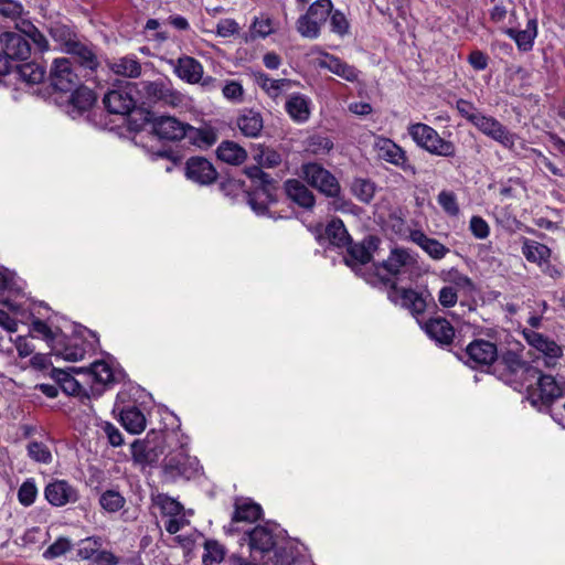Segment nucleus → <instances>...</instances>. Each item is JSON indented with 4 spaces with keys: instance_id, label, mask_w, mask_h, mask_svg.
Returning <instances> with one entry per match:
<instances>
[{
    "instance_id": "4c0bfd02",
    "label": "nucleus",
    "mask_w": 565,
    "mask_h": 565,
    "mask_svg": "<svg viewBox=\"0 0 565 565\" xmlns=\"http://www.w3.org/2000/svg\"><path fill=\"white\" fill-rule=\"evenodd\" d=\"M51 376L58 383L61 388L70 395L84 394L88 397L86 388L75 380L70 373L61 369H52Z\"/></svg>"
},
{
    "instance_id": "1a4fd4ad",
    "label": "nucleus",
    "mask_w": 565,
    "mask_h": 565,
    "mask_svg": "<svg viewBox=\"0 0 565 565\" xmlns=\"http://www.w3.org/2000/svg\"><path fill=\"white\" fill-rule=\"evenodd\" d=\"M522 334L529 345L543 354L545 367L553 369L557 365L563 356V348L559 344L532 329H524Z\"/></svg>"
},
{
    "instance_id": "49530a36",
    "label": "nucleus",
    "mask_w": 565,
    "mask_h": 565,
    "mask_svg": "<svg viewBox=\"0 0 565 565\" xmlns=\"http://www.w3.org/2000/svg\"><path fill=\"white\" fill-rule=\"evenodd\" d=\"M96 100L94 92L85 86L78 85L72 90L71 103L79 111L87 110Z\"/></svg>"
},
{
    "instance_id": "3c124183",
    "label": "nucleus",
    "mask_w": 565,
    "mask_h": 565,
    "mask_svg": "<svg viewBox=\"0 0 565 565\" xmlns=\"http://www.w3.org/2000/svg\"><path fill=\"white\" fill-rule=\"evenodd\" d=\"M437 202L449 216L456 217L460 213L457 195L452 191L443 190L437 195Z\"/></svg>"
},
{
    "instance_id": "412c9836",
    "label": "nucleus",
    "mask_w": 565,
    "mask_h": 565,
    "mask_svg": "<svg viewBox=\"0 0 565 565\" xmlns=\"http://www.w3.org/2000/svg\"><path fill=\"white\" fill-rule=\"evenodd\" d=\"M45 499L54 507H63L78 500L77 490L65 480H55L44 490Z\"/></svg>"
},
{
    "instance_id": "58836bf2",
    "label": "nucleus",
    "mask_w": 565,
    "mask_h": 565,
    "mask_svg": "<svg viewBox=\"0 0 565 565\" xmlns=\"http://www.w3.org/2000/svg\"><path fill=\"white\" fill-rule=\"evenodd\" d=\"M507 34L515 41L520 50L525 52L530 51L536 36V22L534 20H530L526 30L518 31L514 29H508Z\"/></svg>"
},
{
    "instance_id": "2f4dec72",
    "label": "nucleus",
    "mask_w": 565,
    "mask_h": 565,
    "mask_svg": "<svg viewBox=\"0 0 565 565\" xmlns=\"http://www.w3.org/2000/svg\"><path fill=\"white\" fill-rule=\"evenodd\" d=\"M288 198L305 209H311L315 205L312 192L299 180H288L285 183Z\"/></svg>"
},
{
    "instance_id": "0eeeda50",
    "label": "nucleus",
    "mask_w": 565,
    "mask_h": 565,
    "mask_svg": "<svg viewBox=\"0 0 565 565\" xmlns=\"http://www.w3.org/2000/svg\"><path fill=\"white\" fill-rule=\"evenodd\" d=\"M499 366L502 367L501 379L508 383L518 382L519 380H531L536 376L539 369L529 364L518 353L507 351L502 354Z\"/></svg>"
},
{
    "instance_id": "b1692460",
    "label": "nucleus",
    "mask_w": 565,
    "mask_h": 565,
    "mask_svg": "<svg viewBox=\"0 0 565 565\" xmlns=\"http://www.w3.org/2000/svg\"><path fill=\"white\" fill-rule=\"evenodd\" d=\"M428 337L440 345H450L455 338V329L451 323L443 317L428 319L424 324Z\"/></svg>"
},
{
    "instance_id": "338daca9",
    "label": "nucleus",
    "mask_w": 565,
    "mask_h": 565,
    "mask_svg": "<svg viewBox=\"0 0 565 565\" xmlns=\"http://www.w3.org/2000/svg\"><path fill=\"white\" fill-rule=\"evenodd\" d=\"M206 554L203 556V562L205 564L209 563H217L221 562L224 557L223 547L216 542H206L205 543Z\"/></svg>"
},
{
    "instance_id": "5701e85b",
    "label": "nucleus",
    "mask_w": 565,
    "mask_h": 565,
    "mask_svg": "<svg viewBox=\"0 0 565 565\" xmlns=\"http://www.w3.org/2000/svg\"><path fill=\"white\" fill-rule=\"evenodd\" d=\"M103 103L109 113L117 115H128L136 107V102L127 88L109 90Z\"/></svg>"
},
{
    "instance_id": "c756f323",
    "label": "nucleus",
    "mask_w": 565,
    "mask_h": 565,
    "mask_svg": "<svg viewBox=\"0 0 565 565\" xmlns=\"http://www.w3.org/2000/svg\"><path fill=\"white\" fill-rule=\"evenodd\" d=\"M411 239L422 247L433 259H443L449 253L448 247L436 238L428 237L422 231H413L411 233Z\"/></svg>"
},
{
    "instance_id": "bb28decb",
    "label": "nucleus",
    "mask_w": 565,
    "mask_h": 565,
    "mask_svg": "<svg viewBox=\"0 0 565 565\" xmlns=\"http://www.w3.org/2000/svg\"><path fill=\"white\" fill-rule=\"evenodd\" d=\"M236 125L245 137L256 138L264 128V119L259 111L245 108L237 116Z\"/></svg>"
},
{
    "instance_id": "9d476101",
    "label": "nucleus",
    "mask_w": 565,
    "mask_h": 565,
    "mask_svg": "<svg viewBox=\"0 0 565 565\" xmlns=\"http://www.w3.org/2000/svg\"><path fill=\"white\" fill-rule=\"evenodd\" d=\"M51 85L61 92H72L79 85V76L67 57L55 58L50 70Z\"/></svg>"
},
{
    "instance_id": "20e7f679",
    "label": "nucleus",
    "mask_w": 565,
    "mask_h": 565,
    "mask_svg": "<svg viewBox=\"0 0 565 565\" xmlns=\"http://www.w3.org/2000/svg\"><path fill=\"white\" fill-rule=\"evenodd\" d=\"M534 379L535 384L527 387V399L533 406H550L563 396V388L554 376L543 374L539 370Z\"/></svg>"
},
{
    "instance_id": "473e14b6",
    "label": "nucleus",
    "mask_w": 565,
    "mask_h": 565,
    "mask_svg": "<svg viewBox=\"0 0 565 565\" xmlns=\"http://www.w3.org/2000/svg\"><path fill=\"white\" fill-rule=\"evenodd\" d=\"M310 99L301 94L290 95L286 102L285 108L292 120L305 122L310 117Z\"/></svg>"
},
{
    "instance_id": "37998d69",
    "label": "nucleus",
    "mask_w": 565,
    "mask_h": 565,
    "mask_svg": "<svg viewBox=\"0 0 565 565\" xmlns=\"http://www.w3.org/2000/svg\"><path fill=\"white\" fill-rule=\"evenodd\" d=\"M17 29L23 33L28 40H31L39 51L49 50V41L45 35L30 21L22 20L17 23Z\"/></svg>"
},
{
    "instance_id": "09e8293b",
    "label": "nucleus",
    "mask_w": 565,
    "mask_h": 565,
    "mask_svg": "<svg viewBox=\"0 0 565 565\" xmlns=\"http://www.w3.org/2000/svg\"><path fill=\"white\" fill-rule=\"evenodd\" d=\"M50 35L63 46L64 51L78 39L71 28L61 23H55L50 28Z\"/></svg>"
},
{
    "instance_id": "a878e982",
    "label": "nucleus",
    "mask_w": 565,
    "mask_h": 565,
    "mask_svg": "<svg viewBox=\"0 0 565 565\" xmlns=\"http://www.w3.org/2000/svg\"><path fill=\"white\" fill-rule=\"evenodd\" d=\"M318 65L348 82H355L359 78L360 72L354 66L326 52L322 53V58L319 60Z\"/></svg>"
},
{
    "instance_id": "c9c22d12",
    "label": "nucleus",
    "mask_w": 565,
    "mask_h": 565,
    "mask_svg": "<svg viewBox=\"0 0 565 565\" xmlns=\"http://www.w3.org/2000/svg\"><path fill=\"white\" fill-rule=\"evenodd\" d=\"M120 422L125 429L131 434H139L146 428V417L136 406L124 408L120 412Z\"/></svg>"
},
{
    "instance_id": "9b49d317",
    "label": "nucleus",
    "mask_w": 565,
    "mask_h": 565,
    "mask_svg": "<svg viewBox=\"0 0 565 565\" xmlns=\"http://www.w3.org/2000/svg\"><path fill=\"white\" fill-rule=\"evenodd\" d=\"M163 438L159 434H148L142 440L131 444V454L135 462L139 465H152L163 454Z\"/></svg>"
},
{
    "instance_id": "72a5a7b5",
    "label": "nucleus",
    "mask_w": 565,
    "mask_h": 565,
    "mask_svg": "<svg viewBox=\"0 0 565 565\" xmlns=\"http://www.w3.org/2000/svg\"><path fill=\"white\" fill-rule=\"evenodd\" d=\"M107 65L113 73L124 77L136 78L141 74V64L135 56L113 58Z\"/></svg>"
},
{
    "instance_id": "de8ad7c7",
    "label": "nucleus",
    "mask_w": 565,
    "mask_h": 565,
    "mask_svg": "<svg viewBox=\"0 0 565 565\" xmlns=\"http://www.w3.org/2000/svg\"><path fill=\"white\" fill-rule=\"evenodd\" d=\"M254 160L262 168H276L281 163V156L269 147H260L254 154Z\"/></svg>"
},
{
    "instance_id": "ddd939ff",
    "label": "nucleus",
    "mask_w": 565,
    "mask_h": 565,
    "mask_svg": "<svg viewBox=\"0 0 565 565\" xmlns=\"http://www.w3.org/2000/svg\"><path fill=\"white\" fill-rule=\"evenodd\" d=\"M482 134L498 141L505 148H513L515 143V135L510 132L499 120L494 117L486 116L482 113L477 117L472 124Z\"/></svg>"
},
{
    "instance_id": "a211bd4d",
    "label": "nucleus",
    "mask_w": 565,
    "mask_h": 565,
    "mask_svg": "<svg viewBox=\"0 0 565 565\" xmlns=\"http://www.w3.org/2000/svg\"><path fill=\"white\" fill-rule=\"evenodd\" d=\"M185 175L193 182L207 185L216 181L217 171L207 159L203 157H191L185 163Z\"/></svg>"
},
{
    "instance_id": "774afa93",
    "label": "nucleus",
    "mask_w": 565,
    "mask_h": 565,
    "mask_svg": "<svg viewBox=\"0 0 565 565\" xmlns=\"http://www.w3.org/2000/svg\"><path fill=\"white\" fill-rule=\"evenodd\" d=\"M223 95L226 99L239 103L243 100L244 89L242 85L236 81H231L222 89Z\"/></svg>"
},
{
    "instance_id": "423d86ee",
    "label": "nucleus",
    "mask_w": 565,
    "mask_h": 565,
    "mask_svg": "<svg viewBox=\"0 0 565 565\" xmlns=\"http://www.w3.org/2000/svg\"><path fill=\"white\" fill-rule=\"evenodd\" d=\"M301 177L313 188L330 198L340 194L341 186L333 174L316 162L301 167Z\"/></svg>"
},
{
    "instance_id": "bf43d9fd",
    "label": "nucleus",
    "mask_w": 565,
    "mask_h": 565,
    "mask_svg": "<svg viewBox=\"0 0 565 565\" xmlns=\"http://www.w3.org/2000/svg\"><path fill=\"white\" fill-rule=\"evenodd\" d=\"M458 289L452 286H444L438 292V302L444 308H451L458 301Z\"/></svg>"
},
{
    "instance_id": "f8f14e48",
    "label": "nucleus",
    "mask_w": 565,
    "mask_h": 565,
    "mask_svg": "<svg viewBox=\"0 0 565 565\" xmlns=\"http://www.w3.org/2000/svg\"><path fill=\"white\" fill-rule=\"evenodd\" d=\"M388 299L407 309L413 316L423 315L427 308V301L423 294L412 288H397L396 282L391 285Z\"/></svg>"
},
{
    "instance_id": "c03bdc74",
    "label": "nucleus",
    "mask_w": 565,
    "mask_h": 565,
    "mask_svg": "<svg viewBox=\"0 0 565 565\" xmlns=\"http://www.w3.org/2000/svg\"><path fill=\"white\" fill-rule=\"evenodd\" d=\"M326 236L332 245L342 247L349 244L350 236L343 224L339 218L332 220L326 227Z\"/></svg>"
},
{
    "instance_id": "f704fd0d",
    "label": "nucleus",
    "mask_w": 565,
    "mask_h": 565,
    "mask_svg": "<svg viewBox=\"0 0 565 565\" xmlns=\"http://www.w3.org/2000/svg\"><path fill=\"white\" fill-rule=\"evenodd\" d=\"M216 153L220 160L233 166L242 164L247 158L246 150L238 143L230 140L221 142Z\"/></svg>"
},
{
    "instance_id": "6e6d98bb",
    "label": "nucleus",
    "mask_w": 565,
    "mask_h": 565,
    "mask_svg": "<svg viewBox=\"0 0 565 565\" xmlns=\"http://www.w3.org/2000/svg\"><path fill=\"white\" fill-rule=\"evenodd\" d=\"M28 455L30 458L41 463H49L52 461L51 451L43 443L31 441L28 445Z\"/></svg>"
},
{
    "instance_id": "dca6fc26",
    "label": "nucleus",
    "mask_w": 565,
    "mask_h": 565,
    "mask_svg": "<svg viewBox=\"0 0 565 565\" xmlns=\"http://www.w3.org/2000/svg\"><path fill=\"white\" fill-rule=\"evenodd\" d=\"M376 147L382 160L401 168L405 173L416 174V168L408 161L405 150L391 139L379 140Z\"/></svg>"
},
{
    "instance_id": "a19ab883",
    "label": "nucleus",
    "mask_w": 565,
    "mask_h": 565,
    "mask_svg": "<svg viewBox=\"0 0 565 565\" xmlns=\"http://www.w3.org/2000/svg\"><path fill=\"white\" fill-rule=\"evenodd\" d=\"M274 24L273 20L267 15L262 13L258 17H255L250 28L248 36L246 38V42L255 41L256 39H265L271 33H274Z\"/></svg>"
},
{
    "instance_id": "052dcab7",
    "label": "nucleus",
    "mask_w": 565,
    "mask_h": 565,
    "mask_svg": "<svg viewBox=\"0 0 565 565\" xmlns=\"http://www.w3.org/2000/svg\"><path fill=\"white\" fill-rule=\"evenodd\" d=\"M329 17H330V25H331L332 32H334L341 36L348 33L349 22H348L345 15L341 11L332 10V12Z\"/></svg>"
},
{
    "instance_id": "c85d7f7f",
    "label": "nucleus",
    "mask_w": 565,
    "mask_h": 565,
    "mask_svg": "<svg viewBox=\"0 0 565 565\" xmlns=\"http://www.w3.org/2000/svg\"><path fill=\"white\" fill-rule=\"evenodd\" d=\"M65 52L73 55L79 66L85 70L95 71L99 65L93 46L81 41L79 39H77L74 43H71V46L67 47Z\"/></svg>"
},
{
    "instance_id": "e433bc0d",
    "label": "nucleus",
    "mask_w": 565,
    "mask_h": 565,
    "mask_svg": "<svg viewBox=\"0 0 565 565\" xmlns=\"http://www.w3.org/2000/svg\"><path fill=\"white\" fill-rule=\"evenodd\" d=\"M522 254L526 260L542 265L551 257V249L542 243L525 238L522 245Z\"/></svg>"
},
{
    "instance_id": "ea45409f",
    "label": "nucleus",
    "mask_w": 565,
    "mask_h": 565,
    "mask_svg": "<svg viewBox=\"0 0 565 565\" xmlns=\"http://www.w3.org/2000/svg\"><path fill=\"white\" fill-rule=\"evenodd\" d=\"M185 138L198 147H211L217 140L216 131L211 127L195 128L189 125Z\"/></svg>"
},
{
    "instance_id": "e2e57ef3",
    "label": "nucleus",
    "mask_w": 565,
    "mask_h": 565,
    "mask_svg": "<svg viewBox=\"0 0 565 565\" xmlns=\"http://www.w3.org/2000/svg\"><path fill=\"white\" fill-rule=\"evenodd\" d=\"M239 25L234 19H222L216 24V34L221 38H230L237 34Z\"/></svg>"
},
{
    "instance_id": "2eb2a0df",
    "label": "nucleus",
    "mask_w": 565,
    "mask_h": 565,
    "mask_svg": "<svg viewBox=\"0 0 565 565\" xmlns=\"http://www.w3.org/2000/svg\"><path fill=\"white\" fill-rule=\"evenodd\" d=\"M152 132L160 139L177 141L185 138L189 124L172 116H158L151 120Z\"/></svg>"
},
{
    "instance_id": "4be33fe9",
    "label": "nucleus",
    "mask_w": 565,
    "mask_h": 565,
    "mask_svg": "<svg viewBox=\"0 0 565 565\" xmlns=\"http://www.w3.org/2000/svg\"><path fill=\"white\" fill-rule=\"evenodd\" d=\"M83 373L92 381L90 392L93 395H100L105 387L114 381V372L105 361L92 363Z\"/></svg>"
},
{
    "instance_id": "39448f33",
    "label": "nucleus",
    "mask_w": 565,
    "mask_h": 565,
    "mask_svg": "<svg viewBox=\"0 0 565 565\" xmlns=\"http://www.w3.org/2000/svg\"><path fill=\"white\" fill-rule=\"evenodd\" d=\"M198 461L190 457L183 447L168 454L162 462L163 477L168 481H175L178 478L190 479L196 471Z\"/></svg>"
},
{
    "instance_id": "f3484780",
    "label": "nucleus",
    "mask_w": 565,
    "mask_h": 565,
    "mask_svg": "<svg viewBox=\"0 0 565 565\" xmlns=\"http://www.w3.org/2000/svg\"><path fill=\"white\" fill-rule=\"evenodd\" d=\"M248 545L250 557L255 561H263L276 545L275 536L267 526L258 525L248 532Z\"/></svg>"
},
{
    "instance_id": "13d9d810",
    "label": "nucleus",
    "mask_w": 565,
    "mask_h": 565,
    "mask_svg": "<svg viewBox=\"0 0 565 565\" xmlns=\"http://www.w3.org/2000/svg\"><path fill=\"white\" fill-rule=\"evenodd\" d=\"M72 548V543L66 537H58L53 544H51L44 552L45 558H56L66 554Z\"/></svg>"
},
{
    "instance_id": "6ab92c4d",
    "label": "nucleus",
    "mask_w": 565,
    "mask_h": 565,
    "mask_svg": "<svg viewBox=\"0 0 565 565\" xmlns=\"http://www.w3.org/2000/svg\"><path fill=\"white\" fill-rule=\"evenodd\" d=\"M373 237H370L367 241H363L362 243L350 244L347 256L344 257L345 264L362 277L364 273H372L374 269L372 266L371 269L363 270V267L371 262V246L373 245Z\"/></svg>"
},
{
    "instance_id": "603ef678",
    "label": "nucleus",
    "mask_w": 565,
    "mask_h": 565,
    "mask_svg": "<svg viewBox=\"0 0 565 565\" xmlns=\"http://www.w3.org/2000/svg\"><path fill=\"white\" fill-rule=\"evenodd\" d=\"M351 189L355 198L363 203H369L373 199L375 192L374 184L365 179H355L352 182Z\"/></svg>"
},
{
    "instance_id": "4d7b16f0",
    "label": "nucleus",
    "mask_w": 565,
    "mask_h": 565,
    "mask_svg": "<svg viewBox=\"0 0 565 565\" xmlns=\"http://www.w3.org/2000/svg\"><path fill=\"white\" fill-rule=\"evenodd\" d=\"M36 494L38 489L35 482L32 479H28L20 486L18 499L22 505L29 507L35 501Z\"/></svg>"
},
{
    "instance_id": "a18cd8bd",
    "label": "nucleus",
    "mask_w": 565,
    "mask_h": 565,
    "mask_svg": "<svg viewBox=\"0 0 565 565\" xmlns=\"http://www.w3.org/2000/svg\"><path fill=\"white\" fill-rule=\"evenodd\" d=\"M19 77L28 84H40L45 77V68L34 62L17 66Z\"/></svg>"
},
{
    "instance_id": "69168bd1",
    "label": "nucleus",
    "mask_w": 565,
    "mask_h": 565,
    "mask_svg": "<svg viewBox=\"0 0 565 565\" xmlns=\"http://www.w3.org/2000/svg\"><path fill=\"white\" fill-rule=\"evenodd\" d=\"M100 427L113 447H119L124 444L122 434L115 425L104 422Z\"/></svg>"
},
{
    "instance_id": "79ce46f5",
    "label": "nucleus",
    "mask_w": 565,
    "mask_h": 565,
    "mask_svg": "<svg viewBox=\"0 0 565 565\" xmlns=\"http://www.w3.org/2000/svg\"><path fill=\"white\" fill-rule=\"evenodd\" d=\"M151 500L164 516H179L183 513V505L166 493L152 495Z\"/></svg>"
},
{
    "instance_id": "7c9ffc66",
    "label": "nucleus",
    "mask_w": 565,
    "mask_h": 565,
    "mask_svg": "<svg viewBox=\"0 0 565 565\" xmlns=\"http://www.w3.org/2000/svg\"><path fill=\"white\" fill-rule=\"evenodd\" d=\"M262 516V508L259 504L249 501H237L235 511L232 516L230 531L235 532L234 524L238 522L253 523Z\"/></svg>"
},
{
    "instance_id": "4468645a",
    "label": "nucleus",
    "mask_w": 565,
    "mask_h": 565,
    "mask_svg": "<svg viewBox=\"0 0 565 565\" xmlns=\"http://www.w3.org/2000/svg\"><path fill=\"white\" fill-rule=\"evenodd\" d=\"M0 44L9 60L24 61L31 55V45L26 36L19 30L6 31L0 35Z\"/></svg>"
},
{
    "instance_id": "aec40b11",
    "label": "nucleus",
    "mask_w": 565,
    "mask_h": 565,
    "mask_svg": "<svg viewBox=\"0 0 565 565\" xmlns=\"http://www.w3.org/2000/svg\"><path fill=\"white\" fill-rule=\"evenodd\" d=\"M466 353L475 366L491 365L498 359L497 345L490 341L478 339L468 344Z\"/></svg>"
},
{
    "instance_id": "f257e3e1",
    "label": "nucleus",
    "mask_w": 565,
    "mask_h": 565,
    "mask_svg": "<svg viewBox=\"0 0 565 565\" xmlns=\"http://www.w3.org/2000/svg\"><path fill=\"white\" fill-rule=\"evenodd\" d=\"M417 260L405 248L392 249L386 260L379 265H373L372 273H364L363 278L365 281L373 286L392 285L391 276H398L413 270L416 267Z\"/></svg>"
},
{
    "instance_id": "5fc2aeb1",
    "label": "nucleus",
    "mask_w": 565,
    "mask_h": 565,
    "mask_svg": "<svg viewBox=\"0 0 565 565\" xmlns=\"http://www.w3.org/2000/svg\"><path fill=\"white\" fill-rule=\"evenodd\" d=\"M102 539L97 536L87 537L82 540L81 546L77 551V555L82 559H94L96 554L99 552L102 547Z\"/></svg>"
},
{
    "instance_id": "864d4df0",
    "label": "nucleus",
    "mask_w": 565,
    "mask_h": 565,
    "mask_svg": "<svg viewBox=\"0 0 565 565\" xmlns=\"http://www.w3.org/2000/svg\"><path fill=\"white\" fill-rule=\"evenodd\" d=\"M444 280L448 281L450 284L449 286L456 287L458 290L471 291L475 289V284L471 278L456 268H451Z\"/></svg>"
},
{
    "instance_id": "393cba45",
    "label": "nucleus",
    "mask_w": 565,
    "mask_h": 565,
    "mask_svg": "<svg viewBox=\"0 0 565 565\" xmlns=\"http://www.w3.org/2000/svg\"><path fill=\"white\" fill-rule=\"evenodd\" d=\"M245 173L257 186V190L254 193L264 195L268 202L276 201L274 193L276 190V182L268 173L264 172L258 166L247 167L245 169Z\"/></svg>"
},
{
    "instance_id": "f03ea898",
    "label": "nucleus",
    "mask_w": 565,
    "mask_h": 565,
    "mask_svg": "<svg viewBox=\"0 0 565 565\" xmlns=\"http://www.w3.org/2000/svg\"><path fill=\"white\" fill-rule=\"evenodd\" d=\"M408 134L418 147L431 154L454 157L456 153L455 145L441 138L433 127L426 124L417 122L411 125Z\"/></svg>"
},
{
    "instance_id": "6e6552de",
    "label": "nucleus",
    "mask_w": 565,
    "mask_h": 565,
    "mask_svg": "<svg viewBox=\"0 0 565 565\" xmlns=\"http://www.w3.org/2000/svg\"><path fill=\"white\" fill-rule=\"evenodd\" d=\"M140 86V93L149 103L173 108L183 103V95L164 81L141 82Z\"/></svg>"
},
{
    "instance_id": "cd10ccee",
    "label": "nucleus",
    "mask_w": 565,
    "mask_h": 565,
    "mask_svg": "<svg viewBox=\"0 0 565 565\" xmlns=\"http://www.w3.org/2000/svg\"><path fill=\"white\" fill-rule=\"evenodd\" d=\"M173 66L174 73L178 75V77L189 84L199 83L203 76V66L194 57H179Z\"/></svg>"
},
{
    "instance_id": "7ed1b4c3",
    "label": "nucleus",
    "mask_w": 565,
    "mask_h": 565,
    "mask_svg": "<svg viewBox=\"0 0 565 565\" xmlns=\"http://www.w3.org/2000/svg\"><path fill=\"white\" fill-rule=\"evenodd\" d=\"M332 9L331 0H316L310 4L307 12L298 18L296 22L297 31L303 38L317 39Z\"/></svg>"
},
{
    "instance_id": "0e129e2a",
    "label": "nucleus",
    "mask_w": 565,
    "mask_h": 565,
    "mask_svg": "<svg viewBox=\"0 0 565 565\" xmlns=\"http://www.w3.org/2000/svg\"><path fill=\"white\" fill-rule=\"evenodd\" d=\"M456 108L458 113L471 124H473L481 114L471 102L466 99H459Z\"/></svg>"
},
{
    "instance_id": "680f3d73",
    "label": "nucleus",
    "mask_w": 565,
    "mask_h": 565,
    "mask_svg": "<svg viewBox=\"0 0 565 565\" xmlns=\"http://www.w3.org/2000/svg\"><path fill=\"white\" fill-rule=\"evenodd\" d=\"M333 147V142L323 136H313L309 140V150L315 154H323L329 152Z\"/></svg>"
},
{
    "instance_id": "8fccbe9b",
    "label": "nucleus",
    "mask_w": 565,
    "mask_h": 565,
    "mask_svg": "<svg viewBox=\"0 0 565 565\" xmlns=\"http://www.w3.org/2000/svg\"><path fill=\"white\" fill-rule=\"evenodd\" d=\"M125 503V498L115 490H107L103 492L99 498L100 507L109 513L119 511L124 508Z\"/></svg>"
}]
</instances>
